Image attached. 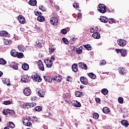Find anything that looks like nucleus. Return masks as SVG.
<instances>
[{"mask_svg": "<svg viewBox=\"0 0 129 129\" xmlns=\"http://www.w3.org/2000/svg\"><path fill=\"white\" fill-rule=\"evenodd\" d=\"M98 11L102 14L106 12V7L104 4H99L98 7Z\"/></svg>", "mask_w": 129, "mask_h": 129, "instance_id": "f257e3e1", "label": "nucleus"}, {"mask_svg": "<svg viewBox=\"0 0 129 129\" xmlns=\"http://www.w3.org/2000/svg\"><path fill=\"white\" fill-rule=\"evenodd\" d=\"M32 78L33 79L34 81H35V82H41V81H42L41 77L38 74L32 75Z\"/></svg>", "mask_w": 129, "mask_h": 129, "instance_id": "f03ea898", "label": "nucleus"}, {"mask_svg": "<svg viewBox=\"0 0 129 129\" xmlns=\"http://www.w3.org/2000/svg\"><path fill=\"white\" fill-rule=\"evenodd\" d=\"M37 67L39 69V70H41V71H45V68H44V64H43V62H42V60H39L38 61Z\"/></svg>", "mask_w": 129, "mask_h": 129, "instance_id": "7ed1b4c3", "label": "nucleus"}, {"mask_svg": "<svg viewBox=\"0 0 129 129\" xmlns=\"http://www.w3.org/2000/svg\"><path fill=\"white\" fill-rule=\"evenodd\" d=\"M63 100L66 102H68L70 100V97H71V94L69 93H67L62 95Z\"/></svg>", "mask_w": 129, "mask_h": 129, "instance_id": "20e7f679", "label": "nucleus"}, {"mask_svg": "<svg viewBox=\"0 0 129 129\" xmlns=\"http://www.w3.org/2000/svg\"><path fill=\"white\" fill-rule=\"evenodd\" d=\"M50 24L53 26H57V25H58V19L55 17L51 18Z\"/></svg>", "mask_w": 129, "mask_h": 129, "instance_id": "39448f33", "label": "nucleus"}, {"mask_svg": "<svg viewBox=\"0 0 129 129\" xmlns=\"http://www.w3.org/2000/svg\"><path fill=\"white\" fill-rule=\"evenodd\" d=\"M46 67L51 68L53 66V61L49 59L44 60Z\"/></svg>", "mask_w": 129, "mask_h": 129, "instance_id": "423d86ee", "label": "nucleus"}, {"mask_svg": "<svg viewBox=\"0 0 129 129\" xmlns=\"http://www.w3.org/2000/svg\"><path fill=\"white\" fill-rule=\"evenodd\" d=\"M117 44L121 47H124V46L126 45V41L123 39H119L117 41Z\"/></svg>", "mask_w": 129, "mask_h": 129, "instance_id": "0eeeda50", "label": "nucleus"}, {"mask_svg": "<svg viewBox=\"0 0 129 129\" xmlns=\"http://www.w3.org/2000/svg\"><path fill=\"white\" fill-rule=\"evenodd\" d=\"M78 65L81 69H84L85 70H87L88 68L86 64L84 63L83 62H79Z\"/></svg>", "mask_w": 129, "mask_h": 129, "instance_id": "6e6552de", "label": "nucleus"}, {"mask_svg": "<svg viewBox=\"0 0 129 129\" xmlns=\"http://www.w3.org/2000/svg\"><path fill=\"white\" fill-rule=\"evenodd\" d=\"M72 104L73 106H75V107H80V106H81V104L80 103V102L75 100H73L72 101Z\"/></svg>", "mask_w": 129, "mask_h": 129, "instance_id": "1a4fd4ad", "label": "nucleus"}, {"mask_svg": "<svg viewBox=\"0 0 129 129\" xmlns=\"http://www.w3.org/2000/svg\"><path fill=\"white\" fill-rule=\"evenodd\" d=\"M23 92L26 96H29V95H31V93H32V91L29 88H25Z\"/></svg>", "mask_w": 129, "mask_h": 129, "instance_id": "9d476101", "label": "nucleus"}, {"mask_svg": "<svg viewBox=\"0 0 129 129\" xmlns=\"http://www.w3.org/2000/svg\"><path fill=\"white\" fill-rule=\"evenodd\" d=\"M23 124H24V125H26V126H31L32 125V122L26 119H24V121H23Z\"/></svg>", "mask_w": 129, "mask_h": 129, "instance_id": "9b49d317", "label": "nucleus"}, {"mask_svg": "<svg viewBox=\"0 0 129 129\" xmlns=\"http://www.w3.org/2000/svg\"><path fill=\"white\" fill-rule=\"evenodd\" d=\"M18 21L20 24H25L26 22V20L25 19V17L23 16L20 15L18 17Z\"/></svg>", "mask_w": 129, "mask_h": 129, "instance_id": "f8f14e48", "label": "nucleus"}, {"mask_svg": "<svg viewBox=\"0 0 129 129\" xmlns=\"http://www.w3.org/2000/svg\"><path fill=\"white\" fill-rule=\"evenodd\" d=\"M52 81H56V82H61L60 79V75H57L55 77H52Z\"/></svg>", "mask_w": 129, "mask_h": 129, "instance_id": "ddd939ff", "label": "nucleus"}, {"mask_svg": "<svg viewBox=\"0 0 129 129\" xmlns=\"http://www.w3.org/2000/svg\"><path fill=\"white\" fill-rule=\"evenodd\" d=\"M100 21L102 22V23H104L105 24H106L107 22H108V18L104 16H101L100 18Z\"/></svg>", "mask_w": 129, "mask_h": 129, "instance_id": "4468645a", "label": "nucleus"}, {"mask_svg": "<svg viewBox=\"0 0 129 129\" xmlns=\"http://www.w3.org/2000/svg\"><path fill=\"white\" fill-rule=\"evenodd\" d=\"M80 81L83 84H84L85 85H86V84H87L88 83L87 79L84 77H81L80 78Z\"/></svg>", "mask_w": 129, "mask_h": 129, "instance_id": "2eb2a0df", "label": "nucleus"}, {"mask_svg": "<svg viewBox=\"0 0 129 129\" xmlns=\"http://www.w3.org/2000/svg\"><path fill=\"white\" fill-rule=\"evenodd\" d=\"M118 71L119 73L121 74V75H125V74H126V71L122 68H119Z\"/></svg>", "mask_w": 129, "mask_h": 129, "instance_id": "dca6fc26", "label": "nucleus"}, {"mask_svg": "<svg viewBox=\"0 0 129 129\" xmlns=\"http://www.w3.org/2000/svg\"><path fill=\"white\" fill-rule=\"evenodd\" d=\"M8 114H10V115H11L14 117H16L17 116V115H16V113L15 112V111H14V110H11L8 109Z\"/></svg>", "mask_w": 129, "mask_h": 129, "instance_id": "f3484780", "label": "nucleus"}, {"mask_svg": "<svg viewBox=\"0 0 129 129\" xmlns=\"http://www.w3.org/2000/svg\"><path fill=\"white\" fill-rule=\"evenodd\" d=\"M92 37L94 39H100V33L97 32H94L92 35Z\"/></svg>", "mask_w": 129, "mask_h": 129, "instance_id": "a211bd4d", "label": "nucleus"}, {"mask_svg": "<svg viewBox=\"0 0 129 129\" xmlns=\"http://www.w3.org/2000/svg\"><path fill=\"white\" fill-rule=\"evenodd\" d=\"M37 47L39 48H42L43 46H44V43H43V41L42 40H37L36 42Z\"/></svg>", "mask_w": 129, "mask_h": 129, "instance_id": "6ab92c4d", "label": "nucleus"}, {"mask_svg": "<svg viewBox=\"0 0 129 129\" xmlns=\"http://www.w3.org/2000/svg\"><path fill=\"white\" fill-rule=\"evenodd\" d=\"M72 69L74 72H77L78 71V66H77V64L74 63L72 65Z\"/></svg>", "mask_w": 129, "mask_h": 129, "instance_id": "aec40b11", "label": "nucleus"}, {"mask_svg": "<svg viewBox=\"0 0 129 129\" xmlns=\"http://www.w3.org/2000/svg\"><path fill=\"white\" fill-rule=\"evenodd\" d=\"M37 93L40 97H44L45 96V93L42 90L38 89Z\"/></svg>", "mask_w": 129, "mask_h": 129, "instance_id": "412c9836", "label": "nucleus"}, {"mask_svg": "<svg viewBox=\"0 0 129 129\" xmlns=\"http://www.w3.org/2000/svg\"><path fill=\"white\" fill-rule=\"evenodd\" d=\"M121 57H125L127 55V51L124 49H121Z\"/></svg>", "mask_w": 129, "mask_h": 129, "instance_id": "4be33fe9", "label": "nucleus"}, {"mask_svg": "<svg viewBox=\"0 0 129 129\" xmlns=\"http://www.w3.org/2000/svg\"><path fill=\"white\" fill-rule=\"evenodd\" d=\"M43 78H44V80L45 81H47V82L51 83L52 81V78H50L49 76H43Z\"/></svg>", "mask_w": 129, "mask_h": 129, "instance_id": "5701e85b", "label": "nucleus"}, {"mask_svg": "<svg viewBox=\"0 0 129 129\" xmlns=\"http://www.w3.org/2000/svg\"><path fill=\"white\" fill-rule=\"evenodd\" d=\"M2 81L5 84H7V86H10L11 84L10 83V80L8 79H3Z\"/></svg>", "mask_w": 129, "mask_h": 129, "instance_id": "b1692460", "label": "nucleus"}, {"mask_svg": "<svg viewBox=\"0 0 129 129\" xmlns=\"http://www.w3.org/2000/svg\"><path fill=\"white\" fill-rule=\"evenodd\" d=\"M22 68L25 71H27V70H29V64L28 63H24L22 66Z\"/></svg>", "mask_w": 129, "mask_h": 129, "instance_id": "393cba45", "label": "nucleus"}, {"mask_svg": "<svg viewBox=\"0 0 129 129\" xmlns=\"http://www.w3.org/2000/svg\"><path fill=\"white\" fill-rule=\"evenodd\" d=\"M29 4L30 6H33V7H35V6L37 5V1L36 0H30L29 2Z\"/></svg>", "mask_w": 129, "mask_h": 129, "instance_id": "a878e982", "label": "nucleus"}, {"mask_svg": "<svg viewBox=\"0 0 129 129\" xmlns=\"http://www.w3.org/2000/svg\"><path fill=\"white\" fill-rule=\"evenodd\" d=\"M11 54L13 56V57H17L18 52L16 51V50L13 49L11 51Z\"/></svg>", "mask_w": 129, "mask_h": 129, "instance_id": "bb28decb", "label": "nucleus"}, {"mask_svg": "<svg viewBox=\"0 0 129 129\" xmlns=\"http://www.w3.org/2000/svg\"><path fill=\"white\" fill-rule=\"evenodd\" d=\"M87 74L88 77L91 78V79H95V78H96V75L93 73H88Z\"/></svg>", "mask_w": 129, "mask_h": 129, "instance_id": "cd10ccee", "label": "nucleus"}, {"mask_svg": "<svg viewBox=\"0 0 129 129\" xmlns=\"http://www.w3.org/2000/svg\"><path fill=\"white\" fill-rule=\"evenodd\" d=\"M37 21H38V22H44L45 21V17H44L43 16L39 15L37 17Z\"/></svg>", "mask_w": 129, "mask_h": 129, "instance_id": "c85d7f7f", "label": "nucleus"}, {"mask_svg": "<svg viewBox=\"0 0 129 129\" xmlns=\"http://www.w3.org/2000/svg\"><path fill=\"white\" fill-rule=\"evenodd\" d=\"M102 111L103 112H104V113H106V114H107V113H108V112L110 111V110L109 109V108H108V107H105L103 108Z\"/></svg>", "mask_w": 129, "mask_h": 129, "instance_id": "c756f323", "label": "nucleus"}, {"mask_svg": "<svg viewBox=\"0 0 129 129\" xmlns=\"http://www.w3.org/2000/svg\"><path fill=\"white\" fill-rule=\"evenodd\" d=\"M83 50V47L82 46H80L78 47L77 50L76 52L77 54H81L82 53V50Z\"/></svg>", "mask_w": 129, "mask_h": 129, "instance_id": "7c9ffc66", "label": "nucleus"}, {"mask_svg": "<svg viewBox=\"0 0 129 129\" xmlns=\"http://www.w3.org/2000/svg\"><path fill=\"white\" fill-rule=\"evenodd\" d=\"M0 35L3 37H6V36H8V35H9V33L6 31H3L0 32Z\"/></svg>", "mask_w": 129, "mask_h": 129, "instance_id": "2f4dec72", "label": "nucleus"}, {"mask_svg": "<svg viewBox=\"0 0 129 129\" xmlns=\"http://www.w3.org/2000/svg\"><path fill=\"white\" fill-rule=\"evenodd\" d=\"M18 48L21 52H24V50L25 48V46H24V45L20 44L18 46Z\"/></svg>", "mask_w": 129, "mask_h": 129, "instance_id": "473e14b6", "label": "nucleus"}, {"mask_svg": "<svg viewBox=\"0 0 129 129\" xmlns=\"http://www.w3.org/2000/svg\"><path fill=\"white\" fill-rule=\"evenodd\" d=\"M84 48L88 50V51H90L91 50V45L90 44H86L83 45Z\"/></svg>", "mask_w": 129, "mask_h": 129, "instance_id": "72a5a7b5", "label": "nucleus"}, {"mask_svg": "<svg viewBox=\"0 0 129 129\" xmlns=\"http://www.w3.org/2000/svg\"><path fill=\"white\" fill-rule=\"evenodd\" d=\"M121 124L122 125H124V126H126V127H127V126H128V122L125 120H122Z\"/></svg>", "mask_w": 129, "mask_h": 129, "instance_id": "f704fd0d", "label": "nucleus"}, {"mask_svg": "<svg viewBox=\"0 0 129 129\" xmlns=\"http://www.w3.org/2000/svg\"><path fill=\"white\" fill-rule=\"evenodd\" d=\"M8 126H9L11 128H15V124H14V122H9L7 123Z\"/></svg>", "mask_w": 129, "mask_h": 129, "instance_id": "c9c22d12", "label": "nucleus"}, {"mask_svg": "<svg viewBox=\"0 0 129 129\" xmlns=\"http://www.w3.org/2000/svg\"><path fill=\"white\" fill-rule=\"evenodd\" d=\"M21 81H23V82H29V79H28V77L26 76L22 77Z\"/></svg>", "mask_w": 129, "mask_h": 129, "instance_id": "e433bc0d", "label": "nucleus"}, {"mask_svg": "<svg viewBox=\"0 0 129 129\" xmlns=\"http://www.w3.org/2000/svg\"><path fill=\"white\" fill-rule=\"evenodd\" d=\"M101 93L104 95H106L107 94H108V90H107V89H103L101 90Z\"/></svg>", "mask_w": 129, "mask_h": 129, "instance_id": "4c0bfd02", "label": "nucleus"}, {"mask_svg": "<svg viewBox=\"0 0 129 129\" xmlns=\"http://www.w3.org/2000/svg\"><path fill=\"white\" fill-rule=\"evenodd\" d=\"M4 44L6 45H11L12 44V40L4 39Z\"/></svg>", "mask_w": 129, "mask_h": 129, "instance_id": "58836bf2", "label": "nucleus"}, {"mask_svg": "<svg viewBox=\"0 0 129 129\" xmlns=\"http://www.w3.org/2000/svg\"><path fill=\"white\" fill-rule=\"evenodd\" d=\"M0 64L2 65H6V64H7V61H6L4 58H0Z\"/></svg>", "mask_w": 129, "mask_h": 129, "instance_id": "ea45409f", "label": "nucleus"}, {"mask_svg": "<svg viewBox=\"0 0 129 129\" xmlns=\"http://www.w3.org/2000/svg\"><path fill=\"white\" fill-rule=\"evenodd\" d=\"M39 10H41V11H42V12H46V11H47V9H46V8H45L42 5L39 6Z\"/></svg>", "mask_w": 129, "mask_h": 129, "instance_id": "a19ab883", "label": "nucleus"}, {"mask_svg": "<svg viewBox=\"0 0 129 129\" xmlns=\"http://www.w3.org/2000/svg\"><path fill=\"white\" fill-rule=\"evenodd\" d=\"M16 57H17V58H23L24 57V54L22 52H17V55L16 56Z\"/></svg>", "mask_w": 129, "mask_h": 129, "instance_id": "79ce46f5", "label": "nucleus"}, {"mask_svg": "<svg viewBox=\"0 0 129 129\" xmlns=\"http://www.w3.org/2000/svg\"><path fill=\"white\" fill-rule=\"evenodd\" d=\"M49 50L50 53H54V51L56 50V47L51 46V47H49Z\"/></svg>", "mask_w": 129, "mask_h": 129, "instance_id": "37998d69", "label": "nucleus"}, {"mask_svg": "<svg viewBox=\"0 0 129 129\" xmlns=\"http://www.w3.org/2000/svg\"><path fill=\"white\" fill-rule=\"evenodd\" d=\"M93 117L95 119H98V117H99V115L97 113H94L93 114Z\"/></svg>", "mask_w": 129, "mask_h": 129, "instance_id": "c03bdc74", "label": "nucleus"}, {"mask_svg": "<svg viewBox=\"0 0 129 129\" xmlns=\"http://www.w3.org/2000/svg\"><path fill=\"white\" fill-rule=\"evenodd\" d=\"M75 95H76V96H77V97H80L81 96V92H80L78 91H77L75 92Z\"/></svg>", "mask_w": 129, "mask_h": 129, "instance_id": "a18cd8bd", "label": "nucleus"}, {"mask_svg": "<svg viewBox=\"0 0 129 129\" xmlns=\"http://www.w3.org/2000/svg\"><path fill=\"white\" fill-rule=\"evenodd\" d=\"M3 103L5 105H9V104H11V103H12V102H11V101L10 100L5 101L3 102Z\"/></svg>", "mask_w": 129, "mask_h": 129, "instance_id": "49530a36", "label": "nucleus"}, {"mask_svg": "<svg viewBox=\"0 0 129 129\" xmlns=\"http://www.w3.org/2000/svg\"><path fill=\"white\" fill-rule=\"evenodd\" d=\"M42 109V107L40 106H36L35 108V110L36 111H41Z\"/></svg>", "mask_w": 129, "mask_h": 129, "instance_id": "de8ad7c7", "label": "nucleus"}, {"mask_svg": "<svg viewBox=\"0 0 129 129\" xmlns=\"http://www.w3.org/2000/svg\"><path fill=\"white\" fill-rule=\"evenodd\" d=\"M118 101L119 103H122L123 102V98H122L121 97H119L118 98Z\"/></svg>", "mask_w": 129, "mask_h": 129, "instance_id": "09e8293b", "label": "nucleus"}, {"mask_svg": "<svg viewBox=\"0 0 129 129\" xmlns=\"http://www.w3.org/2000/svg\"><path fill=\"white\" fill-rule=\"evenodd\" d=\"M8 109H4L3 111V113L4 115H8Z\"/></svg>", "mask_w": 129, "mask_h": 129, "instance_id": "8fccbe9b", "label": "nucleus"}, {"mask_svg": "<svg viewBox=\"0 0 129 129\" xmlns=\"http://www.w3.org/2000/svg\"><path fill=\"white\" fill-rule=\"evenodd\" d=\"M62 41L65 44H69V41H68V39L66 38L65 37L62 38Z\"/></svg>", "mask_w": 129, "mask_h": 129, "instance_id": "3c124183", "label": "nucleus"}, {"mask_svg": "<svg viewBox=\"0 0 129 129\" xmlns=\"http://www.w3.org/2000/svg\"><path fill=\"white\" fill-rule=\"evenodd\" d=\"M25 119H27V120H29V121H34V118L33 117H28Z\"/></svg>", "mask_w": 129, "mask_h": 129, "instance_id": "603ef678", "label": "nucleus"}, {"mask_svg": "<svg viewBox=\"0 0 129 129\" xmlns=\"http://www.w3.org/2000/svg\"><path fill=\"white\" fill-rule=\"evenodd\" d=\"M61 34H63V35H66V34H67V30H66V29H63L61 30Z\"/></svg>", "mask_w": 129, "mask_h": 129, "instance_id": "864d4df0", "label": "nucleus"}, {"mask_svg": "<svg viewBox=\"0 0 129 129\" xmlns=\"http://www.w3.org/2000/svg\"><path fill=\"white\" fill-rule=\"evenodd\" d=\"M73 6L75 8V9H78V8H79V5L78 3H74L73 4Z\"/></svg>", "mask_w": 129, "mask_h": 129, "instance_id": "5fc2aeb1", "label": "nucleus"}, {"mask_svg": "<svg viewBox=\"0 0 129 129\" xmlns=\"http://www.w3.org/2000/svg\"><path fill=\"white\" fill-rule=\"evenodd\" d=\"M12 68L13 69H15V70H18V69H19V67L17 64H13Z\"/></svg>", "mask_w": 129, "mask_h": 129, "instance_id": "6e6d98bb", "label": "nucleus"}, {"mask_svg": "<svg viewBox=\"0 0 129 129\" xmlns=\"http://www.w3.org/2000/svg\"><path fill=\"white\" fill-rule=\"evenodd\" d=\"M109 24H113V22H114V19L111 18L109 19V20L108 21Z\"/></svg>", "mask_w": 129, "mask_h": 129, "instance_id": "4d7b16f0", "label": "nucleus"}, {"mask_svg": "<svg viewBox=\"0 0 129 129\" xmlns=\"http://www.w3.org/2000/svg\"><path fill=\"white\" fill-rule=\"evenodd\" d=\"M82 18V14L81 13H78L77 19L80 20Z\"/></svg>", "mask_w": 129, "mask_h": 129, "instance_id": "13d9d810", "label": "nucleus"}, {"mask_svg": "<svg viewBox=\"0 0 129 129\" xmlns=\"http://www.w3.org/2000/svg\"><path fill=\"white\" fill-rule=\"evenodd\" d=\"M31 100L32 101H34L35 102H36V101L38 100V98L36 97H33L31 98Z\"/></svg>", "mask_w": 129, "mask_h": 129, "instance_id": "bf43d9fd", "label": "nucleus"}, {"mask_svg": "<svg viewBox=\"0 0 129 129\" xmlns=\"http://www.w3.org/2000/svg\"><path fill=\"white\" fill-rule=\"evenodd\" d=\"M37 104L35 102L30 103V107H34V106H36Z\"/></svg>", "mask_w": 129, "mask_h": 129, "instance_id": "052dcab7", "label": "nucleus"}, {"mask_svg": "<svg viewBox=\"0 0 129 129\" xmlns=\"http://www.w3.org/2000/svg\"><path fill=\"white\" fill-rule=\"evenodd\" d=\"M25 105L27 106V108H30L31 107V103H26Z\"/></svg>", "mask_w": 129, "mask_h": 129, "instance_id": "680f3d73", "label": "nucleus"}, {"mask_svg": "<svg viewBox=\"0 0 129 129\" xmlns=\"http://www.w3.org/2000/svg\"><path fill=\"white\" fill-rule=\"evenodd\" d=\"M95 30H96V32H100V31H101V29L99 28H98V27H96V28H95Z\"/></svg>", "mask_w": 129, "mask_h": 129, "instance_id": "e2e57ef3", "label": "nucleus"}, {"mask_svg": "<svg viewBox=\"0 0 129 129\" xmlns=\"http://www.w3.org/2000/svg\"><path fill=\"white\" fill-rule=\"evenodd\" d=\"M106 63V61L105 60H103L100 63V65L102 66V65H105V63Z\"/></svg>", "mask_w": 129, "mask_h": 129, "instance_id": "0e129e2a", "label": "nucleus"}, {"mask_svg": "<svg viewBox=\"0 0 129 129\" xmlns=\"http://www.w3.org/2000/svg\"><path fill=\"white\" fill-rule=\"evenodd\" d=\"M115 52H116L117 53H121V49H115Z\"/></svg>", "mask_w": 129, "mask_h": 129, "instance_id": "69168bd1", "label": "nucleus"}, {"mask_svg": "<svg viewBox=\"0 0 129 129\" xmlns=\"http://www.w3.org/2000/svg\"><path fill=\"white\" fill-rule=\"evenodd\" d=\"M95 100L98 103H99V102H100V98H96L95 99Z\"/></svg>", "mask_w": 129, "mask_h": 129, "instance_id": "338daca9", "label": "nucleus"}, {"mask_svg": "<svg viewBox=\"0 0 129 129\" xmlns=\"http://www.w3.org/2000/svg\"><path fill=\"white\" fill-rule=\"evenodd\" d=\"M72 79V78H71L70 76H68V77L67 78V81H71Z\"/></svg>", "mask_w": 129, "mask_h": 129, "instance_id": "774afa93", "label": "nucleus"}]
</instances>
